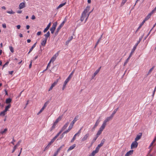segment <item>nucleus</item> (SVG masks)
<instances>
[{
	"label": "nucleus",
	"mask_w": 156,
	"mask_h": 156,
	"mask_svg": "<svg viewBox=\"0 0 156 156\" xmlns=\"http://www.w3.org/2000/svg\"><path fill=\"white\" fill-rule=\"evenodd\" d=\"M90 8V7L89 6H87L82 14H83V15H84V16H85L86 13L89 10Z\"/></svg>",
	"instance_id": "nucleus-10"
},
{
	"label": "nucleus",
	"mask_w": 156,
	"mask_h": 156,
	"mask_svg": "<svg viewBox=\"0 0 156 156\" xmlns=\"http://www.w3.org/2000/svg\"><path fill=\"white\" fill-rule=\"evenodd\" d=\"M97 153L95 151H93L89 155V156H94Z\"/></svg>",
	"instance_id": "nucleus-33"
},
{
	"label": "nucleus",
	"mask_w": 156,
	"mask_h": 156,
	"mask_svg": "<svg viewBox=\"0 0 156 156\" xmlns=\"http://www.w3.org/2000/svg\"><path fill=\"white\" fill-rule=\"evenodd\" d=\"M70 130H69L68 129L66 131H65L64 132H63V133L65 134V133H67L68 132H69Z\"/></svg>",
	"instance_id": "nucleus-58"
},
{
	"label": "nucleus",
	"mask_w": 156,
	"mask_h": 156,
	"mask_svg": "<svg viewBox=\"0 0 156 156\" xmlns=\"http://www.w3.org/2000/svg\"><path fill=\"white\" fill-rule=\"evenodd\" d=\"M44 110V109L42 108L39 112L37 113V115L40 114Z\"/></svg>",
	"instance_id": "nucleus-54"
},
{
	"label": "nucleus",
	"mask_w": 156,
	"mask_h": 156,
	"mask_svg": "<svg viewBox=\"0 0 156 156\" xmlns=\"http://www.w3.org/2000/svg\"><path fill=\"white\" fill-rule=\"evenodd\" d=\"M58 55V52H57L56 54H55L51 58L50 60V61H51V62H53L56 59V58L57 56Z\"/></svg>",
	"instance_id": "nucleus-12"
},
{
	"label": "nucleus",
	"mask_w": 156,
	"mask_h": 156,
	"mask_svg": "<svg viewBox=\"0 0 156 156\" xmlns=\"http://www.w3.org/2000/svg\"><path fill=\"white\" fill-rule=\"evenodd\" d=\"M142 136V133H139L138 134L136 135V136L135 139V140L137 141L141 138Z\"/></svg>",
	"instance_id": "nucleus-7"
},
{
	"label": "nucleus",
	"mask_w": 156,
	"mask_h": 156,
	"mask_svg": "<svg viewBox=\"0 0 156 156\" xmlns=\"http://www.w3.org/2000/svg\"><path fill=\"white\" fill-rule=\"evenodd\" d=\"M119 109V108H117L116 109H115L114 110L113 113L111 115V116L113 118V116H114V115L115 114V113H116V112Z\"/></svg>",
	"instance_id": "nucleus-24"
},
{
	"label": "nucleus",
	"mask_w": 156,
	"mask_h": 156,
	"mask_svg": "<svg viewBox=\"0 0 156 156\" xmlns=\"http://www.w3.org/2000/svg\"><path fill=\"white\" fill-rule=\"evenodd\" d=\"M141 41V38H140L138 41H137V43L135 44L134 46H136V47L138 44L140 43V41Z\"/></svg>",
	"instance_id": "nucleus-42"
},
{
	"label": "nucleus",
	"mask_w": 156,
	"mask_h": 156,
	"mask_svg": "<svg viewBox=\"0 0 156 156\" xmlns=\"http://www.w3.org/2000/svg\"><path fill=\"white\" fill-rule=\"evenodd\" d=\"M9 61L7 62L4 65H3V67H2V69H3V68L5 66L8 65V64H9Z\"/></svg>",
	"instance_id": "nucleus-52"
},
{
	"label": "nucleus",
	"mask_w": 156,
	"mask_h": 156,
	"mask_svg": "<svg viewBox=\"0 0 156 156\" xmlns=\"http://www.w3.org/2000/svg\"><path fill=\"white\" fill-rule=\"evenodd\" d=\"M50 146V145H49V144H48V145L45 148V149L44 151H45L48 150Z\"/></svg>",
	"instance_id": "nucleus-46"
},
{
	"label": "nucleus",
	"mask_w": 156,
	"mask_h": 156,
	"mask_svg": "<svg viewBox=\"0 0 156 156\" xmlns=\"http://www.w3.org/2000/svg\"><path fill=\"white\" fill-rule=\"evenodd\" d=\"M44 36L45 37V39H47L50 36V33L49 31H48L46 34H45Z\"/></svg>",
	"instance_id": "nucleus-25"
},
{
	"label": "nucleus",
	"mask_w": 156,
	"mask_h": 156,
	"mask_svg": "<svg viewBox=\"0 0 156 156\" xmlns=\"http://www.w3.org/2000/svg\"><path fill=\"white\" fill-rule=\"evenodd\" d=\"M57 22H55L53 23L52 27L50 28V30L51 31V34H53L54 33L55 30L56 29V27L57 25Z\"/></svg>",
	"instance_id": "nucleus-2"
},
{
	"label": "nucleus",
	"mask_w": 156,
	"mask_h": 156,
	"mask_svg": "<svg viewBox=\"0 0 156 156\" xmlns=\"http://www.w3.org/2000/svg\"><path fill=\"white\" fill-rule=\"evenodd\" d=\"M78 118L79 116L78 115H77L75 117L71 123V124L73 125L78 120Z\"/></svg>",
	"instance_id": "nucleus-13"
},
{
	"label": "nucleus",
	"mask_w": 156,
	"mask_h": 156,
	"mask_svg": "<svg viewBox=\"0 0 156 156\" xmlns=\"http://www.w3.org/2000/svg\"><path fill=\"white\" fill-rule=\"evenodd\" d=\"M51 23H50L48 24V25L47 27H46V28L43 31V32L44 33L46 32L49 29V28L51 26Z\"/></svg>",
	"instance_id": "nucleus-18"
},
{
	"label": "nucleus",
	"mask_w": 156,
	"mask_h": 156,
	"mask_svg": "<svg viewBox=\"0 0 156 156\" xmlns=\"http://www.w3.org/2000/svg\"><path fill=\"white\" fill-rule=\"evenodd\" d=\"M58 82L57 80L56 81H55L54 83L52 84L50 87L49 88L48 91H50L57 84Z\"/></svg>",
	"instance_id": "nucleus-14"
},
{
	"label": "nucleus",
	"mask_w": 156,
	"mask_h": 156,
	"mask_svg": "<svg viewBox=\"0 0 156 156\" xmlns=\"http://www.w3.org/2000/svg\"><path fill=\"white\" fill-rule=\"evenodd\" d=\"M76 146V144H74L72 146H70L69 149L67 150V151L68 152L69 151L73 149Z\"/></svg>",
	"instance_id": "nucleus-20"
},
{
	"label": "nucleus",
	"mask_w": 156,
	"mask_h": 156,
	"mask_svg": "<svg viewBox=\"0 0 156 156\" xmlns=\"http://www.w3.org/2000/svg\"><path fill=\"white\" fill-rule=\"evenodd\" d=\"M75 71V70H74L72 71V72H71V73L69 75V76L67 78V79L65 80V81L66 82L68 83V82L69 81V80H70V79L71 78L74 73Z\"/></svg>",
	"instance_id": "nucleus-6"
},
{
	"label": "nucleus",
	"mask_w": 156,
	"mask_h": 156,
	"mask_svg": "<svg viewBox=\"0 0 156 156\" xmlns=\"http://www.w3.org/2000/svg\"><path fill=\"white\" fill-rule=\"evenodd\" d=\"M68 83L66 82V81H65L64 82V83L63 85V87H62V90H63L66 87V84H67V83Z\"/></svg>",
	"instance_id": "nucleus-40"
},
{
	"label": "nucleus",
	"mask_w": 156,
	"mask_h": 156,
	"mask_svg": "<svg viewBox=\"0 0 156 156\" xmlns=\"http://www.w3.org/2000/svg\"><path fill=\"white\" fill-rule=\"evenodd\" d=\"M65 134L63 133L60 136V138L62 139L64 136Z\"/></svg>",
	"instance_id": "nucleus-63"
},
{
	"label": "nucleus",
	"mask_w": 156,
	"mask_h": 156,
	"mask_svg": "<svg viewBox=\"0 0 156 156\" xmlns=\"http://www.w3.org/2000/svg\"><path fill=\"white\" fill-rule=\"evenodd\" d=\"M62 118V116H59L55 120V121L54 122V123L55 124H57L58 122L60 121Z\"/></svg>",
	"instance_id": "nucleus-22"
},
{
	"label": "nucleus",
	"mask_w": 156,
	"mask_h": 156,
	"mask_svg": "<svg viewBox=\"0 0 156 156\" xmlns=\"http://www.w3.org/2000/svg\"><path fill=\"white\" fill-rule=\"evenodd\" d=\"M69 123V122H67L62 128V130H64L65 129H66L68 126Z\"/></svg>",
	"instance_id": "nucleus-23"
},
{
	"label": "nucleus",
	"mask_w": 156,
	"mask_h": 156,
	"mask_svg": "<svg viewBox=\"0 0 156 156\" xmlns=\"http://www.w3.org/2000/svg\"><path fill=\"white\" fill-rule=\"evenodd\" d=\"M98 71H96L94 73L93 75L92 76V79H93L94 77L98 73Z\"/></svg>",
	"instance_id": "nucleus-38"
},
{
	"label": "nucleus",
	"mask_w": 156,
	"mask_h": 156,
	"mask_svg": "<svg viewBox=\"0 0 156 156\" xmlns=\"http://www.w3.org/2000/svg\"><path fill=\"white\" fill-rule=\"evenodd\" d=\"M133 150H131L127 152L125 154V156H129L130 155H132L133 153Z\"/></svg>",
	"instance_id": "nucleus-15"
},
{
	"label": "nucleus",
	"mask_w": 156,
	"mask_h": 156,
	"mask_svg": "<svg viewBox=\"0 0 156 156\" xmlns=\"http://www.w3.org/2000/svg\"><path fill=\"white\" fill-rule=\"evenodd\" d=\"M73 126V125H72V124H71L70 123V125L68 129L69 130H70L72 128Z\"/></svg>",
	"instance_id": "nucleus-51"
},
{
	"label": "nucleus",
	"mask_w": 156,
	"mask_h": 156,
	"mask_svg": "<svg viewBox=\"0 0 156 156\" xmlns=\"http://www.w3.org/2000/svg\"><path fill=\"white\" fill-rule=\"evenodd\" d=\"M11 106V105L9 104L5 107V109L7 111L8 109L10 108Z\"/></svg>",
	"instance_id": "nucleus-43"
},
{
	"label": "nucleus",
	"mask_w": 156,
	"mask_h": 156,
	"mask_svg": "<svg viewBox=\"0 0 156 156\" xmlns=\"http://www.w3.org/2000/svg\"><path fill=\"white\" fill-rule=\"evenodd\" d=\"M151 17V16L148 15L144 19L143 22L144 23L147 20L149 19Z\"/></svg>",
	"instance_id": "nucleus-29"
},
{
	"label": "nucleus",
	"mask_w": 156,
	"mask_h": 156,
	"mask_svg": "<svg viewBox=\"0 0 156 156\" xmlns=\"http://www.w3.org/2000/svg\"><path fill=\"white\" fill-rule=\"evenodd\" d=\"M130 57L129 56V57L128 58L126 59L125 62H124V66H125L126 64L128 62H129V59H130Z\"/></svg>",
	"instance_id": "nucleus-37"
},
{
	"label": "nucleus",
	"mask_w": 156,
	"mask_h": 156,
	"mask_svg": "<svg viewBox=\"0 0 156 156\" xmlns=\"http://www.w3.org/2000/svg\"><path fill=\"white\" fill-rule=\"evenodd\" d=\"M85 16H84V15H83V14H82L80 18V20L81 21H83L84 20V18L85 17Z\"/></svg>",
	"instance_id": "nucleus-39"
},
{
	"label": "nucleus",
	"mask_w": 156,
	"mask_h": 156,
	"mask_svg": "<svg viewBox=\"0 0 156 156\" xmlns=\"http://www.w3.org/2000/svg\"><path fill=\"white\" fill-rule=\"evenodd\" d=\"M100 147H98V146L96 148L95 150H94L95 152L97 153L98 152L99 149Z\"/></svg>",
	"instance_id": "nucleus-45"
},
{
	"label": "nucleus",
	"mask_w": 156,
	"mask_h": 156,
	"mask_svg": "<svg viewBox=\"0 0 156 156\" xmlns=\"http://www.w3.org/2000/svg\"><path fill=\"white\" fill-rule=\"evenodd\" d=\"M2 27L4 28H6V24L5 23H4L2 24Z\"/></svg>",
	"instance_id": "nucleus-61"
},
{
	"label": "nucleus",
	"mask_w": 156,
	"mask_h": 156,
	"mask_svg": "<svg viewBox=\"0 0 156 156\" xmlns=\"http://www.w3.org/2000/svg\"><path fill=\"white\" fill-rule=\"evenodd\" d=\"M73 39V37L72 36H71L68 39V40L70 41L71 40H72Z\"/></svg>",
	"instance_id": "nucleus-62"
},
{
	"label": "nucleus",
	"mask_w": 156,
	"mask_h": 156,
	"mask_svg": "<svg viewBox=\"0 0 156 156\" xmlns=\"http://www.w3.org/2000/svg\"><path fill=\"white\" fill-rule=\"evenodd\" d=\"M6 12L9 13L10 14H13L15 13V12H13L12 10H11V11H7Z\"/></svg>",
	"instance_id": "nucleus-50"
},
{
	"label": "nucleus",
	"mask_w": 156,
	"mask_h": 156,
	"mask_svg": "<svg viewBox=\"0 0 156 156\" xmlns=\"http://www.w3.org/2000/svg\"><path fill=\"white\" fill-rule=\"evenodd\" d=\"M155 67V66H154L152 67L150 70H149L148 71V73H147V76H148V75H149L151 73V72L152 71V70L153 69H154V68Z\"/></svg>",
	"instance_id": "nucleus-27"
},
{
	"label": "nucleus",
	"mask_w": 156,
	"mask_h": 156,
	"mask_svg": "<svg viewBox=\"0 0 156 156\" xmlns=\"http://www.w3.org/2000/svg\"><path fill=\"white\" fill-rule=\"evenodd\" d=\"M56 124H55V123L54 122L53 126H52L51 127V130H50L51 131L54 129H55Z\"/></svg>",
	"instance_id": "nucleus-35"
},
{
	"label": "nucleus",
	"mask_w": 156,
	"mask_h": 156,
	"mask_svg": "<svg viewBox=\"0 0 156 156\" xmlns=\"http://www.w3.org/2000/svg\"><path fill=\"white\" fill-rule=\"evenodd\" d=\"M25 7V4L24 2H22L20 3L19 5V8L20 9H21Z\"/></svg>",
	"instance_id": "nucleus-16"
},
{
	"label": "nucleus",
	"mask_w": 156,
	"mask_h": 156,
	"mask_svg": "<svg viewBox=\"0 0 156 156\" xmlns=\"http://www.w3.org/2000/svg\"><path fill=\"white\" fill-rule=\"evenodd\" d=\"M112 118L110 116L109 117H107L105 119L104 121V122L102 124V126L105 127L106 125V122L109 121L110 120H111Z\"/></svg>",
	"instance_id": "nucleus-3"
},
{
	"label": "nucleus",
	"mask_w": 156,
	"mask_h": 156,
	"mask_svg": "<svg viewBox=\"0 0 156 156\" xmlns=\"http://www.w3.org/2000/svg\"><path fill=\"white\" fill-rule=\"evenodd\" d=\"M77 135V133H76L75 134V135L73 137L71 140L70 142L71 143H73L74 142V140L76 139V136Z\"/></svg>",
	"instance_id": "nucleus-30"
},
{
	"label": "nucleus",
	"mask_w": 156,
	"mask_h": 156,
	"mask_svg": "<svg viewBox=\"0 0 156 156\" xmlns=\"http://www.w3.org/2000/svg\"><path fill=\"white\" fill-rule=\"evenodd\" d=\"M21 141V140L19 141L17 143L14 147L13 149L12 152V153H13L15 151V150L16 149L17 147L20 145Z\"/></svg>",
	"instance_id": "nucleus-8"
},
{
	"label": "nucleus",
	"mask_w": 156,
	"mask_h": 156,
	"mask_svg": "<svg viewBox=\"0 0 156 156\" xmlns=\"http://www.w3.org/2000/svg\"><path fill=\"white\" fill-rule=\"evenodd\" d=\"M144 23L143 22H142L140 24L139 26L138 27V28H137V30H136V33L138 30H139L141 27L144 24Z\"/></svg>",
	"instance_id": "nucleus-32"
},
{
	"label": "nucleus",
	"mask_w": 156,
	"mask_h": 156,
	"mask_svg": "<svg viewBox=\"0 0 156 156\" xmlns=\"http://www.w3.org/2000/svg\"><path fill=\"white\" fill-rule=\"evenodd\" d=\"M127 0H122V2L121 4L122 6L126 2Z\"/></svg>",
	"instance_id": "nucleus-49"
},
{
	"label": "nucleus",
	"mask_w": 156,
	"mask_h": 156,
	"mask_svg": "<svg viewBox=\"0 0 156 156\" xmlns=\"http://www.w3.org/2000/svg\"><path fill=\"white\" fill-rule=\"evenodd\" d=\"M66 2H65L64 3H61L57 7V9H58L62 7L63 6H64L66 4Z\"/></svg>",
	"instance_id": "nucleus-26"
},
{
	"label": "nucleus",
	"mask_w": 156,
	"mask_h": 156,
	"mask_svg": "<svg viewBox=\"0 0 156 156\" xmlns=\"http://www.w3.org/2000/svg\"><path fill=\"white\" fill-rule=\"evenodd\" d=\"M12 101V99L10 98H8L6 100V104H9Z\"/></svg>",
	"instance_id": "nucleus-28"
},
{
	"label": "nucleus",
	"mask_w": 156,
	"mask_h": 156,
	"mask_svg": "<svg viewBox=\"0 0 156 156\" xmlns=\"http://www.w3.org/2000/svg\"><path fill=\"white\" fill-rule=\"evenodd\" d=\"M105 127L101 125V126L99 130L98 131L96 136H99L101 134L102 132L105 129Z\"/></svg>",
	"instance_id": "nucleus-4"
},
{
	"label": "nucleus",
	"mask_w": 156,
	"mask_h": 156,
	"mask_svg": "<svg viewBox=\"0 0 156 156\" xmlns=\"http://www.w3.org/2000/svg\"><path fill=\"white\" fill-rule=\"evenodd\" d=\"M5 114L6 113H5L2 111L0 113V115L4 116L5 115Z\"/></svg>",
	"instance_id": "nucleus-53"
},
{
	"label": "nucleus",
	"mask_w": 156,
	"mask_h": 156,
	"mask_svg": "<svg viewBox=\"0 0 156 156\" xmlns=\"http://www.w3.org/2000/svg\"><path fill=\"white\" fill-rule=\"evenodd\" d=\"M66 19L65 18L64 19V20L63 21V22L60 24V25L58 27V28L56 29V30L55 32V35H57L58 34V32L59 31L60 29L63 26L65 23L66 22Z\"/></svg>",
	"instance_id": "nucleus-1"
},
{
	"label": "nucleus",
	"mask_w": 156,
	"mask_h": 156,
	"mask_svg": "<svg viewBox=\"0 0 156 156\" xmlns=\"http://www.w3.org/2000/svg\"><path fill=\"white\" fill-rule=\"evenodd\" d=\"M136 46H134L133 47V49L132 50V51H131V53L130 54V55L129 56V57H131L132 55L134 53V51H135V50H136Z\"/></svg>",
	"instance_id": "nucleus-21"
},
{
	"label": "nucleus",
	"mask_w": 156,
	"mask_h": 156,
	"mask_svg": "<svg viewBox=\"0 0 156 156\" xmlns=\"http://www.w3.org/2000/svg\"><path fill=\"white\" fill-rule=\"evenodd\" d=\"M138 145V143L135 140L134 142H133L131 145V148L133 149V148H136L137 147Z\"/></svg>",
	"instance_id": "nucleus-5"
},
{
	"label": "nucleus",
	"mask_w": 156,
	"mask_h": 156,
	"mask_svg": "<svg viewBox=\"0 0 156 156\" xmlns=\"http://www.w3.org/2000/svg\"><path fill=\"white\" fill-rule=\"evenodd\" d=\"M51 62V61L50 60L49 62L48 63L47 66V69H48V67H49L50 66V64Z\"/></svg>",
	"instance_id": "nucleus-59"
},
{
	"label": "nucleus",
	"mask_w": 156,
	"mask_h": 156,
	"mask_svg": "<svg viewBox=\"0 0 156 156\" xmlns=\"http://www.w3.org/2000/svg\"><path fill=\"white\" fill-rule=\"evenodd\" d=\"M49 102L48 101H46L44 104L42 108L44 109L49 104Z\"/></svg>",
	"instance_id": "nucleus-31"
},
{
	"label": "nucleus",
	"mask_w": 156,
	"mask_h": 156,
	"mask_svg": "<svg viewBox=\"0 0 156 156\" xmlns=\"http://www.w3.org/2000/svg\"><path fill=\"white\" fill-rule=\"evenodd\" d=\"M99 118H100V117L97 120L96 122L94 124L95 125H96V126H98L99 124L100 121V120L99 119Z\"/></svg>",
	"instance_id": "nucleus-41"
},
{
	"label": "nucleus",
	"mask_w": 156,
	"mask_h": 156,
	"mask_svg": "<svg viewBox=\"0 0 156 156\" xmlns=\"http://www.w3.org/2000/svg\"><path fill=\"white\" fill-rule=\"evenodd\" d=\"M155 11L153 9V10L148 15L151 16V15H152Z\"/></svg>",
	"instance_id": "nucleus-56"
},
{
	"label": "nucleus",
	"mask_w": 156,
	"mask_h": 156,
	"mask_svg": "<svg viewBox=\"0 0 156 156\" xmlns=\"http://www.w3.org/2000/svg\"><path fill=\"white\" fill-rule=\"evenodd\" d=\"M7 131V129L5 128L4 129L3 131H0V133L2 134H3L4 133H5V132Z\"/></svg>",
	"instance_id": "nucleus-36"
},
{
	"label": "nucleus",
	"mask_w": 156,
	"mask_h": 156,
	"mask_svg": "<svg viewBox=\"0 0 156 156\" xmlns=\"http://www.w3.org/2000/svg\"><path fill=\"white\" fill-rule=\"evenodd\" d=\"M90 8V7L89 6H87L82 14H83V15H84V16H85L86 13L89 10Z\"/></svg>",
	"instance_id": "nucleus-11"
},
{
	"label": "nucleus",
	"mask_w": 156,
	"mask_h": 156,
	"mask_svg": "<svg viewBox=\"0 0 156 156\" xmlns=\"http://www.w3.org/2000/svg\"><path fill=\"white\" fill-rule=\"evenodd\" d=\"M155 11L153 9V10L148 15L151 16V15H152Z\"/></svg>",
	"instance_id": "nucleus-55"
},
{
	"label": "nucleus",
	"mask_w": 156,
	"mask_h": 156,
	"mask_svg": "<svg viewBox=\"0 0 156 156\" xmlns=\"http://www.w3.org/2000/svg\"><path fill=\"white\" fill-rule=\"evenodd\" d=\"M58 152H58V151H57L55 152V154L53 155L54 156H56L58 155Z\"/></svg>",
	"instance_id": "nucleus-60"
},
{
	"label": "nucleus",
	"mask_w": 156,
	"mask_h": 156,
	"mask_svg": "<svg viewBox=\"0 0 156 156\" xmlns=\"http://www.w3.org/2000/svg\"><path fill=\"white\" fill-rule=\"evenodd\" d=\"M70 130H69L68 129L66 131H65L64 132H63V133L65 134V133H67L68 132H69Z\"/></svg>",
	"instance_id": "nucleus-57"
},
{
	"label": "nucleus",
	"mask_w": 156,
	"mask_h": 156,
	"mask_svg": "<svg viewBox=\"0 0 156 156\" xmlns=\"http://www.w3.org/2000/svg\"><path fill=\"white\" fill-rule=\"evenodd\" d=\"M47 39L44 38V40H42L41 43V44L42 46H45L47 42Z\"/></svg>",
	"instance_id": "nucleus-19"
},
{
	"label": "nucleus",
	"mask_w": 156,
	"mask_h": 156,
	"mask_svg": "<svg viewBox=\"0 0 156 156\" xmlns=\"http://www.w3.org/2000/svg\"><path fill=\"white\" fill-rule=\"evenodd\" d=\"M35 17L34 15H33L32 16L31 19L32 20H35Z\"/></svg>",
	"instance_id": "nucleus-64"
},
{
	"label": "nucleus",
	"mask_w": 156,
	"mask_h": 156,
	"mask_svg": "<svg viewBox=\"0 0 156 156\" xmlns=\"http://www.w3.org/2000/svg\"><path fill=\"white\" fill-rule=\"evenodd\" d=\"M64 146V145L63 144L61 146H60L57 150V151H58V152H59L61 149Z\"/></svg>",
	"instance_id": "nucleus-47"
},
{
	"label": "nucleus",
	"mask_w": 156,
	"mask_h": 156,
	"mask_svg": "<svg viewBox=\"0 0 156 156\" xmlns=\"http://www.w3.org/2000/svg\"><path fill=\"white\" fill-rule=\"evenodd\" d=\"M89 136V133H87L81 139L82 141H84L87 139Z\"/></svg>",
	"instance_id": "nucleus-9"
},
{
	"label": "nucleus",
	"mask_w": 156,
	"mask_h": 156,
	"mask_svg": "<svg viewBox=\"0 0 156 156\" xmlns=\"http://www.w3.org/2000/svg\"><path fill=\"white\" fill-rule=\"evenodd\" d=\"M37 43V42H36L35 43H34V45L32 46L31 48L30 49V51H32L33 49H34V48L35 47L36 45V44Z\"/></svg>",
	"instance_id": "nucleus-34"
},
{
	"label": "nucleus",
	"mask_w": 156,
	"mask_h": 156,
	"mask_svg": "<svg viewBox=\"0 0 156 156\" xmlns=\"http://www.w3.org/2000/svg\"><path fill=\"white\" fill-rule=\"evenodd\" d=\"M105 141L106 140L105 139H103L101 140L100 144L98 145V147H102L105 142Z\"/></svg>",
	"instance_id": "nucleus-17"
},
{
	"label": "nucleus",
	"mask_w": 156,
	"mask_h": 156,
	"mask_svg": "<svg viewBox=\"0 0 156 156\" xmlns=\"http://www.w3.org/2000/svg\"><path fill=\"white\" fill-rule=\"evenodd\" d=\"M9 48L12 53H13L14 52V49L12 46H9Z\"/></svg>",
	"instance_id": "nucleus-44"
},
{
	"label": "nucleus",
	"mask_w": 156,
	"mask_h": 156,
	"mask_svg": "<svg viewBox=\"0 0 156 156\" xmlns=\"http://www.w3.org/2000/svg\"><path fill=\"white\" fill-rule=\"evenodd\" d=\"M98 137V136H96V135L94 137V139L92 140V143H94V142Z\"/></svg>",
	"instance_id": "nucleus-48"
}]
</instances>
